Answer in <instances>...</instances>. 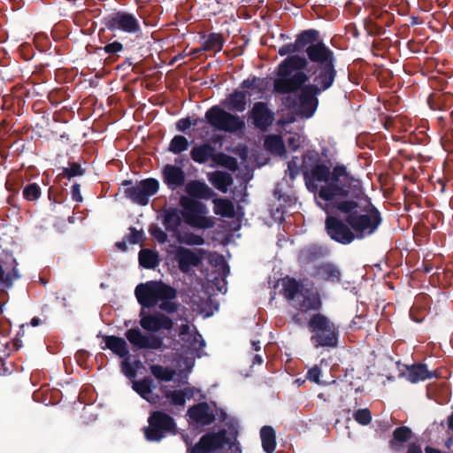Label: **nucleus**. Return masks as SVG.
<instances>
[{
  "label": "nucleus",
  "instance_id": "c9c22d12",
  "mask_svg": "<svg viewBox=\"0 0 453 453\" xmlns=\"http://www.w3.org/2000/svg\"><path fill=\"white\" fill-rule=\"evenodd\" d=\"M225 39L220 33H211L202 43V50L204 51H213L218 53L222 50Z\"/></svg>",
  "mask_w": 453,
  "mask_h": 453
},
{
  "label": "nucleus",
  "instance_id": "69168bd1",
  "mask_svg": "<svg viewBox=\"0 0 453 453\" xmlns=\"http://www.w3.org/2000/svg\"><path fill=\"white\" fill-rule=\"evenodd\" d=\"M71 195L72 199L74 202L81 203L83 200V197L81 194V185L79 183H74L71 188Z\"/></svg>",
  "mask_w": 453,
  "mask_h": 453
},
{
  "label": "nucleus",
  "instance_id": "0e129e2a",
  "mask_svg": "<svg viewBox=\"0 0 453 453\" xmlns=\"http://www.w3.org/2000/svg\"><path fill=\"white\" fill-rule=\"evenodd\" d=\"M191 127L190 117L182 118L179 119L176 123V128L178 131L182 133H187L188 130Z\"/></svg>",
  "mask_w": 453,
  "mask_h": 453
},
{
  "label": "nucleus",
  "instance_id": "6e6552de",
  "mask_svg": "<svg viewBox=\"0 0 453 453\" xmlns=\"http://www.w3.org/2000/svg\"><path fill=\"white\" fill-rule=\"evenodd\" d=\"M381 222L380 211L368 197H365L361 205V210H358L349 226L357 233L370 235L377 231Z\"/></svg>",
  "mask_w": 453,
  "mask_h": 453
},
{
  "label": "nucleus",
  "instance_id": "9d476101",
  "mask_svg": "<svg viewBox=\"0 0 453 453\" xmlns=\"http://www.w3.org/2000/svg\"><path fill=\"white\" fill-rule=\"evenodd\" d=\"M148 424L144 428V436L149 441H160L168 434H176L177 425L174 418L162 411H151Z\"/></svg>",
  "mask_w": 453,
  "mask_h": 453
},
{
  "label": "nucleus",
  "instance_id": "37998d69",
  "mask_svg": "<svg viewBox=\"0 0 453 453\" xmlns=\"http://www.w3.org/2000/svg\"><path fill=\"white\" fill-rule=\"evenodd\" d=\"M451 96L446 94L434 93L429 96L427 103L432 110L443 111L448 107Z\"/></svg>",
  "mask_w": 453,
  "mask_h": 453
},
{
  "label": "nucleus",
  "instance_id": "2f4dec72",
  "mask_svg": "<svg viewBox=\"0 0 453 453\" xmlns=\"http://www.w3.org/2000/svg\"><path fill=\"white\" fill-rule=\"evenodd\" d=\"M215 156V149L210 143L196 145L190 150V157L198 164H204L209 159L213 160Z\"/></svg>",
  "mask_w": 453,
  "mask_h": 453
},
{
  "label": "nucleus",
  "instance_id": "e433bc0d",
  "mask_svg": "<svg viewBox=\"0 0 453 453\" xmlns=\"http://www.w3.org/2000/svg\"><path fill=\"white\" fill-rule=\"evenodd\" d=\"M139 264L146 269H155L159 265L158 254L150 249H142L138 254Z\"/></svg>",
  "mask_w": 453,
  "mask_h": 453
},
{
  "label": "nucleus",
  "instance_id": "a19ab883",
  "mask_svg": "<svg viewBox=\"0 0 453 453\" xmlns=\"http://www.w3.org/2000/svg\"><path fill=\"white\" fill-rule=\"evenodd\" d=\"M210 180L215 188L222 192H226L227 188L233 184L231 174L226 172H216Z\"/></svg>",
  "mask_w": 453,
  "mask_h": 453
},
{
  "label": "nucleus",
  "instance_id": "5fc2aeb1",
  "mask_svg": "<svg viewBox=\"0 0 453 453\" xmlns=\"http://www.w3.org/2000/svg\"><path fill=\"white\" fill-rule=\"evenodd\" d=\"M130 234L126 236L127 241L131 244H137L142 239L144 235L143 230H137L135 227L131 226L129 228Z\"/></svg>",
  "mask_w": 453,
  "mask_h": 453
},
{
  "label": "nucleus",
  "instance_id": "412c9836",
  "mask_svg": "<svg viewBox=\"0 0 453 453\" xmlns=\"http://www.w3.org/2000/svg\"><path fill=\"white\" fill-rule=\"evenodd\" d=\"M174 260L181 273H189L193 267H197L202 263V257L188 248L180 246L175 250Z\"/></svg>",
  "mask_w": 453,
  "mask_h": 453
},
{
  "label": "nucleus",
  "instance_id": "f3484780",
  "mask_svg": "<svg viewBox=\"0 0 453 453\" xmlns=\"http://www.w3.org/2000/svg\"><path fill=\"white\" fill-rule=\"evenodd\" d=\"M311 276L314 280L331 284H339L342 280L341 268L336 264L330 261L315 265Z\"/></svg>",
  "mask_w": 453,
  "mask_h": 453
},
{
  "label": "nucleus",
  "instance_id": "680f3d73",
  "mask_svg": "<svg viewBox=\"0 0 453 453\" xmlns=\"http://www.w3.org/2000/svg\"><path fill=\"white\" fill-rule=\"evenodd\" d=\"M28 324H22L19 326V330L18 331L15 338L13 339V346L16 350H19L22 347L21 338L25 335V329L28 328Z\"/></svg>",
  "mask_w": 453,
  "mask_h": 453
},
{
  "label": "nucleus",
  "instance_id": "f03ea898",
  "mask_svg": "<svg viewBox=\"0 0 453 453\" xmlns=\"http://www.w3.org/2000/svg\"><path fill=\"white\" fill-rule=\"evenodd\" d=\"M336 58L329 47L322 45L310 50L306 58V66L303 72H296L293 81L303 85L311 81L309 85L326 91L331 88L337 77L335 68Z\"/></svg>",
  "mask_w": 453,
  "mask_h": 453
},
{
  "label": "nucleus",
  "instance_id": "a18cd8bd",
  "mask_svg": "<svg viewBox=\"0 0 453 453\" xmlns=\"http://www.w3.org/2000/svg\"><path fill=\"white\" fill-rule=\"evenodd\" d=\"M189 147L188 140L183 135H175L170 142L168 150L175 155L186 151Z\"/></svg>",
  "mask_w": 453,
  "mask_h": 453
},
{
  "label": "nucleus",
  "instance_id": "6e6d98bb",
  "mask_svg": "<svg viewBox=\"0 0 453 453\" xmlns=\"http://www.w3.org/2000/svg\"><path fill=\"white\" fill-rule=\"evenodd\" d=\"M173 299H160L159 301H161V303L159 304V309L170 314L176 312L178 311L179 304L173 302Z\"/></svg>",
  "mask_w": 453,
  "mask_h": 453
},
{
  "label": "nucleus",
  "instance_id": "0eeeda50",
  "mask_svg": "<svg viewBox=\"0 0 453 453\" xmlns=\"http://www.w3.org/2000/svg\"><path fill=\"white\" fill-rule=\"evenodd\" d=\"M134 295L142 309L145 310L156 306L160 299H175L177 290L161 280H149L138 284Z\"/></svg>",
  "mask_w": 453,
  "mask_h": 453
},
{
  "label": "nucleus",
  "instance_id": "aec40b11",
  "mask_svg": "<svg viewBox=\"0 0 453 453\" xmlns=\"http://www.w3.org/2000/svg\"><path fill=\"white\" fill-rule=\"evenodd\" d=\"M329 254L330 249L326 245L313 242L299 250L297 259L301 265H307L327 257Z\"/></svg>",
  "mask_w": 453,
  "mask_h": 453
},
{
  "label": "nucleus",
  "instance_id": "13d9d810",
  "mask_svg": "<svg viewBox=\"0 0 453 453\" xmlns=\"http://www.w3.org/2000/svg\"><path fill=\"white\" fill-rule=\"evenodd\" d=\"M166 398L171 401V403L174 406H184L186 401L183 398L182 391L173 390L172 394L166 395Z\"/></svg>",
  "mask_w": 453,
  "mask_h": 453
},
{
  "label": "nucleus",
  "instance_id": "774afa93",
  "mask_svg": "<svg viewBox=\"0 0 453 453\" xmlns=\"http://www.w3.org/2000/svg\"><path fill=\"white\" fill-rule=\"evenodd\" d=\"M406 453H423L421 445L417 442L409 443Z\"/></svg>",
  "mask_w": 453,
  "mask_h": 453
},
{
  "label": "nucleus",
  "instance_id": "4c0bfd02",
  "mask_svg": "<svg viewBox=\"0 0 453 453\" xmlns=\"http://www.w3.org/2000/svg\"><path fill=\"white\" fill-rule=\"evenodd\" d=\"M240 88L246 91L251 90L258 94H263L267 88V82L265 78L253 76L243 80L240 84Z\"/></svg>",
  "mask_w": 453,
  "mask_h": 453
},
{
  "label": "nucleus",
  "instance_id": "2eb2a0df",
  "mask_svg": "<svg viewBox=\"0 0 453 453\" xmlns=\"http://www.w3.org/2000/svg\"><path fill=\"white\" fill-rule=\"evenodd\" d=\"M125 336L131 345L138 349H161L165 348L162 337L154 334H144L136 327L127 330Z\"/></svg>",
  "mask_w": 453,
  "mask_h": 453
},
{
  "label": "nucleus",
  "instance_id": "423d86ee",
  "mask_svg": "<svg viewBox=\"0 0 453 453\" xmlns=\"http://www.w3.org/2000/svg\"><path fill=\"white\" fill-rule=\"evenodd\" d=\"M306 58L294 54L286 58L277 67V77L273 81V91L285 95L298 91L303 85L293 81L296 72H303Z\"/></svg>",
  "mask_w": 453,
  "mask_h": 453
},
{
  "label": "nucleus",
  "instance_id": "4468645a",
  "mask_svg": "<svg viewBox=\"0 0 453 453\" xmlns=\"http://www.w3.org/2000/svg\"><path fill=\"white\" fill-rule=\"evenodd\" d=\"M299 114L301 117L310 119L315 113L319 106L318 96L323 93L319 88L304 83L298 89Z\"/></svg>",
  "mask_w": 453,
  "mask_h": 453
},
{
  "label": "nucleus",
  "instance_id": "bf43d9fd",
  "mask_svg": "<svg viewBox=\"0 0 453 453\" xmlns=\"http://www.w3.org/2000/svg\"><path fill=\"white\" fill-rule=\"evenodd\" d=\"M10 132V128H8V124L5 120H3L0 123V146L4 148H9L11 145L7 142V134Z\"/></svg>",
  "mask_w": 453,
  "mask_h": 453
},
{
  "label": "nucleus",
  "instance_id": "ddd939ff",
  "mask_svg": "<svg viewBox=\"0 0 453 453\" xmlns=\"http://www.w3.org/2000/svg\"><path fill=\"white\" fill-rule=\"evenodd\" d=\"M325 229L327 235L334 242L347 245L356 239L354 230L342 219L330 215L326 218Z\"/></svg>",
  "mask_w": 453,
  "mask_h": 453
},
{
  "label": "nucleus",
  "instance_id": "cd10ccee",
  "mask_svg": "<svg viewBox=\"0 0 453 453\" xmlns=\"http://www.w3.org/2000/svg\"><path fill=\"white\" fill-rule=\"evenodd\" d=\"M413 436L412 430L405 426L396 427L392 434V438L388 444L392 450L399 451L403 448V444L408 442Z\"/></svg>",
  "mask_w": 453,
  "mask_h": 453
},
{
  "label": "nucleus",
  "instance_id": "72a5a7b5",
  "mask_svg": "<svg viewBox=\"0 0 453 453\" xmlns=\"http://www.w3.org/2000/svg\"><path fill=\"white\" fill-rule=\"evenodd\" d=\"M262 447L265 453H273L276 448V435L274 429L265 426L260 430Z\"/></svg>",
  "mask_w": 453,
  "mask_h": 453
},
{
  "label": "nucleus",
  "instance_id": "c03bdc74",
  "mask_svg": "<svg viewBox=\"0 0 453 453\" xmlns=\"http://www.w3.org/2000/svg\"><path fill=\"white\" fill-rule=\"evenodd\" d=\"M213 161L219 165L233 172L236 171L238 168L237 159L223 152L215 154L213 157Z\"/></svg>",
  "mask_w": 453,
  "mask_h": 453
},
{
  "label": "nucleus",
  "instance_id": "f257e3e1",
  "mask_svg": "<svg viewBox=\"0 0 453 453\" xmlns=\"http://www.w3.org/2000/svg\"><path fill=\"white\" fill-rule=\"evenodd\" d=\"M319 199L325 201L349 226L365 201L362 183L350 174L345 165H336L333 168L332 182L322 185Z\"/></svg>",
  "mask_w": 453,
  "mask_h": 453
},
{
  "label": "nucleus",
  "instance_id": "f8f14e48",
  "mask_svg": "<svg viewBox=\"0 0 453 453\" xmlns=\"http://www.w3.org/2000/svg\"><path fill=\"white\" fill-rule=\"evenodd\" d=\"M180 206L188 212L185 215L186 222L199 228H211L214 222L211 218L202 216L206 213V206L202 202L182 196L180 199Z\"/></svg>",
  "mask_w": 453,
  "mask_h": 453
},
{
  "label": "nucleus",
  "instance_id": "de8ad7c7",
  "mask_svg": "<svg viewBox=\"0 0 453 453\" xmlns=\"http://www.w3.org/2000/svg\"><path fill=\"white\" fill-rule=\"evenodd\" d=\"M86 170L77 162H70L68 167L63 168L59 176L63 178L72 179L76 176H82Z\"/></svg>",
  "mask_w": 453,
  "mask_h": 453
},
{
  "label": "nucleus",
  "instance_id": "3c124183",
  "mask_svg": "<svg viewBox=\"0 0 453 453\" xmlns=\"http://www.w3.org/2000/svg\"><path fill=\"white\" fill-rule=\"evenodd\" d=\"M150 234L159 243L163 244L168 242L167 234L163 231L157 224H150L149 226Z\"/></svg>",
  "mask_w": 453,
  "mask_h": 453
},
{
  "label": "nucleus",
  "instance_id": "f704fd0d",
  "mask_svg": "<svg viewBox=\"0 0 453 453\" xmlns=\"http://www.w3.org/2000/svg\"><path fill=\"white\" fill-rule=\"evenodd\" d=\"M155 388L156 385L150 376H146L140 380L132 381V388L144 400H149L148 396Z\"/></svg>",
  "mask_w": 453,
  "mask_h": 453
},
{
  "label": "nucleus",
  "instance_id": "b1692460",
  "mask_svg": "<svg viewBox=\"0 0 453 453\" xmlns=\"http://www.w3.org/2000/svg\"><path fill=\"white\" fill-rule=\"evenodd\" d=\"M187 414L190 420L202 426H210L216 419V414L206 402L198 403L189 407Z\"/></svg>",
  "mask_w": 453,
  "mask_h": 453
},
{
  "label": "nucleus",
  "instance_id": "49530a36",
  "mask_svg": "<svg viewBox=\"0 0 453 453\" xmlns=\"http://www.w3.org/2000/svg\"><path fill=\"white\" fill-rule=\"evenodd\" d=\"M22 194L27 201L35 203L42 196V189L37 183H29L24 187Z\"/></svg>",
  "mask_w": 453,
  "mask_h": 453
},
{
  "label": "nucleus",
  "instance_id": "1a4fd4ad",
  "mask_svg": "<svg viewBox=\"0 0 453 453\" xmlns=\"http://www.w3.org/2000/svg\"><path fill=\"white\" fill-rule=\"evenodd\" d=\"M121 185L125 187L126 198L141 206H146L150 197L158 192L160 187L159 181L155 178H146L136 181L135 184L132 180H124Z\"/></svg>",
  "mask_w": 453,
  "mask_h": 453
},
{
  "label": "nucleus",
  "instance_id": "20e7f679",
  "mask_svg": "<svg viewBox=\"0 0 453 453\" xmlns=\"http://www.w3.org/2000/svg\"><path fill=\"white\" fill-rule=\"evenodd\" d=\"M238 434L234 424L228 425L227 429L207 432L194 446L188 448L187 453H242Z\"/></svg>",
  "mask_w": 453,
  "mask_h": 453
},
{
  "label": "nucleus",
  "instance_id": "6ab92c4d",
  "mask_svg": "<svg viewBox=\"0 0 453 453\" xmlns=\"http://www.w3.org/2000/svg\"><path fill=\"white\" fill-rule=\"evenodd\" d=\"M249 114L255 127L261 131H267L274 121V113L265 102L255 103Z\"/></svg>",
  "mask_w": 453,
  "mask_h": 453
},
{
  "label": "nucleus",
  "instance_id": "864d4df0",
  "mask_svg": "<svg viewBox=\"0 0 453 453\" xmlns=\"http://www.w3.org/2000/svg\"><path fill=\"white\" fill-rule=\"evenodd\" d=\"M102 50L110 56H114L115 54L122 51L124 50L123 44L119 41H114L112 42H109L105 44L102 48Z\"/></svg>",
  "mask_w": 453,
  "mask_h": 453
},
{
  "label": "nucleus",
  "instance_id": "dca6fc26",
  "mask_svg": "<svg viewBox=\"0 0 453 453\" xmlns=\"http://www.w3.org/2000/svg\"><path fill=\"white\" fill-rule=\"evenodd\" d=\"M333 171L331 172L329 167L322 163H318L311 166L310 173H304L303 177L305 185L310 192L315 194L319 199V186L316 181L325 182L326 185L332 182Z\"/></svg>",
  "mask_w": 453,
  "mask_h": 453
},
{
  "label": "nucleus",
  "instance_id": "a211bd4d",
  "mask_svg": "<svg viewBox=\"0 0 453 453\" xmlns=\"http://www.w3.org/2000/svg\"><path fill=\"white\" fill-rule=\"evenodd\" d=\"M140 325L148 332H158L161 329L170 330L173 326V320L161 312L147 314L145 310L141 309Z\"/></svg>",
  "mask_w": 453,
  "mask_h": 453
},
{
  "label": "nucleus",
  "instance_id": "a878e982",
  "mask_svg": "<svg viewBox=\"0 0 453 453\" xmlns=\"http://www.w3.org/2000/svg\"><path fill=\"white\" fill-rule=\"evenodd\" d=\"M406 372H401L400 375L405 377L411 383H418L433 377V373L428 371L426 364H413L404 365Z\"/></svg>",
  "mask_w": 453,
  "mask_h": 453
},
{
  "label": "nucleus",
  "instance_id": "09e8293b",
  "mask_svg": "<svg viewBox=\"0 0 453 453\" xmlns=\"http://www.w3.org/2000/svg\"><path fill=\"white\" fill-rule=\"evenodd\" d=\"M179 242L189 246L203 245L204 243V239L203 236L194 233H184L179 237Z\"/></svg>",
  "mask_w": 453,
  "mask_h": 453
},
{
  "label": "nucleus",
  "instance_id": "bb28decb",
  "mask_svg": "<svg viewBox=\"0 0 453 453\" xmlns=\"http://www.w3.org/2000/svg\"><path fill=\"white\" fill-rule=\"evenodd\" d=\"M322 307V301L318 292H309L302 294V299L297 301L296 309L301 312L314 311L319 312Z\"/></svg>",
  "mask_w": 453,
  "mask_h": 453
},
{
  "label": "nucleus",
  "instance_id": "9b49d317",
  "mask_svg": "<svg viewBox=\"0 0 453 453\" xmlns=\"http://www.w3.org/2000/svg\"><path fill=\"white\" fill-rule=\"evenodd\" d=\"M102 23L111 32L119 31L127 35L139 36L142 27L138 18L126 11H117L103 18Z\"/></svg>",
  "mask_w": 453,
  "mask_h": 453
},
{
  "label": "nucleus",
  "instance_id": "052dcab7",
  "mask_svg": "<svg viewBox=\"0 0 453 453\" xmlns=\"http://www.w3.org/2000/svg\"><path fill=\"white\" fill-rule=\"evenodd\" d=\"M320 375H321V370L318 365H314L311 367L308 372L306 378L310 381L315 382L317 384H320Z\"/></svg>",
  "mask_w": 453,
  "mask_h": 453
},
{
  "label": "nucleus",
  "instance_id": "603ef678",
  "mask_svg": "<svg viewBox=\"0 0 453 453\" xmlns=\"http://www.w3.org/2000/svg\"><path fill=\"white\" fill-rule=\"evenodd\" d=\"M125 359L121 362V372L129 380H134L137 376V372L133 365L129 362V356L124 357Z\"/></svg>",
  "mask_w": 453,
  "mask_h": 453
},
{
  "label": "nucleus",
  "instance_id": "4be33fe9",
  "mask_svg": "<svg viewBox=\"0 0 453 453\" xmlns=\"http://www.w3.org/2000/svg\"><path fill=\"white\" fill-rule=\"evenodd\" d=\"M17 262L14 258L0 259V291L6 292L15 280L19 278Z\"/></svg>",
  "mask_w": 453,
  "mask_h": 453
},
{
  "label": "nucleus",
  "instance_id": "7c9ffc66",
  "mask_svg": "<svg viewBox=\"0 0 453 453\" xmlns=\"http://www.w3.org/2000/svg\"><path fill=\"white\" fill-rule=\"evenodd\" d=\"M105 347L119 357H127L129 349L127 342L119 336L106 335L104 337Z\"/></svg>",
  "mask_w": 453,
  "mask_h": 453
},
{
  "label": "nucleus",
  "instance_id": "39448f33",
  "mask_svg": "<svg viewBox=\"0 0 453 453\" xmlns=\"http://www.w3.org/2000/svg\"><path fill=\"white\" fill-rule=\"evenodd\" d=\"M311 342L315 348H336L339 344V326L320 312L313 313L307 322Z\"/></svg>",
  "mask_w": 453,
  "mask_h": 453
},
{
  "label": "nucleus",
  "instance_id": "5701e85b",
  "mask_svg": "<svg viewBox=\"0 0 453 453\" xmlns=\"http://www.w3.org/2000/svg\"><path fill=\"white\" fill-rule=\"evenodd\" d=\"M296 46L299 52L304 50L306 57L308 58V52L311 49L319 47L320 45L328 47L321 39L319 31L316 29H306L302 31L296 35Z\"/></svg>",
  "mask_w": 453,
  "mask_h": 453
},
{
  "label": "nucleus",
  "instance_id": "4d7b16f0",
  "mask_svg": "<svg viewBox=\"0 0 453 453\" xmlns=\"http://www.w3.org/2000/svg\"><path fill=\"white\" fill-rule=\"evenodd\" d=\"M182 340L188 342L190 348L198 349L204 346V342L202 339V335L200 334H196L193 335H189L187 339L182 337Z\"/></svg>",
  "mask_w": 453,
  "mask_h": 453
},
{
  "label": "nucleus",
  "instance_id": "338daca9",
  "mask_svg": "<svg viewBox=\"0 0 453 453\" xmlns=\"http://www.w3.org/2000/svg\"><path fill=\"white\" fill-rule=\"evenodd\" d=\"M288 171L289 172V177L294 180L299 173V168L296 165L295 160L288 162Z\"/></svg>",
  "mask_w": 453,
  "mask_h": 453
},
{
  "label": "nucleus",
  "instance_id": "ea45409f",
  "mask_svg": "<svg viewBox=\"0 0 453 453\" xmlns=\"http://www.w3.org/2000/svg\"><path fill=\"white\" fill-rule=\"evenodd\" d=\"M265 148L274 155H282L286 151V147L282 138L280 135H268L265 139Z\"/></svg>",
  "mask_w": 453,
  "mask_h": 453
},
{
  "label": "nucleus",
  "instance_id": "c85d7f7f",
  "mask_svg": "<svg viewBox=\"0 0 453 453\" xmlns=\"http://www.w3.org/2000/svg\"><path fill=\"white\" fill-rule=\"evenodd\" d=\"M186 192L190 197L199 199H210L214 194L208 185L200 180L188 181L186 185Z\"/></svg>",
  "mask_w": 453,
  "mask_h": 453
},
{
  "label": "nucleus",
  "instance_id": "e2e57ef3",
  "mask_svg": "<svg viewBox=\"0 0 453 453\" xmlns=\"http://www.w3.org/2000/svg\"><path fill=\"white\" fill-rule=\"evenodd\" d=\"M296 52H299V51L296 46V42L284 44L278 50V53L280 56H286V55L294 54Z\"/></svg>",
  "mask_w": 453,
  "mask_h": 453
},
{
  "label": "nucleus",
  "instance_id": "393cba45",
  "mask_svg": "<svg viewBox=\"0 0 453 453\" xmlns=\"http://www.w3.org/2000/svg\"><path fill=\"white\" fill-rule=\"evenodd\" d=\"M162 178L164 183L172 191L182 187L186 181L185 172L180 166L170 164L163 168Z\"/></svg>",
  "mask_w": 453,
  "mask_h": 453
},
{
  "label": "nucleus",
  "instance_id": "8fccbe9b",
  "mask_svg": "<svg viewBox=\"0 0 453 453\" xmlns=\"http://www.w3.org/2000/svg\"><path fill=\"white\" fill-rule=\"evenodd\" d=\"M354 419L362 426H366L372 421V413L369 409H359L353 414Z\"/></svg>",
  "mask_w": 453,
  "mask_h": 453
},
{
  "label": "nucleus",
  "instance_id": "58836bf2",
  "mask_svg": "<svg viewBox=\"0 0 453 453\" xmlns=\"http://www.w3.org/2000/svg\"><path fill=\"white\" fill-rule=\"evenodd\" d=\"M214 213L225 218L234 216V206L231 200L224 198L214 199Z\"/></svg>",
  "mask_w": 453,
  "mask_h": 453
},
{
  "label": "nucleus",
  "instance_id": "473e14b6",
  "mask_svg": "<svg viewBox=\"0 0 453 453\" xmlns=\"http://www.w3.org/2000/svg\"><path fill=\"white\" fill-rule=\"evenodd\" d=\"M303 285L295 278L288 277L282 283V294L287 301H295L298 295L303 294Z\"/></svg>",
  "mask_w": 453,
  "mask_h": 453
},
{
  "label": "nucleus",
  "instance_id": "7ed1b4c3",
  "mask_svg": "<svg viewBox=\"0 0 453 453\" xmlns=\"http://www.w3.org/2000/svg\"><path fill=\"white\" fill-rule=\"evenodd\" d=\"M251 95V92L243 89H234L221 101L227 111L219 105L211 106L205 112L206 122L213 129L226 133L234 134L243 130L246 127L244 119L233 112H243Z\"/></svg>",
  "mask_w": 453,
  "mask_h": 453
},
{
  "label": "nucleus",
  "instance_id": "79ce46f5",
  "mask_svg": "<svg viewBox=\"0 0 453 453\" xmlns=\"http://www.w3.org/2000/svg\"><path fill=\"white\" fill-rule=\"evenodd\" d=\"M150 370L156 379L162 381H171L175 375V370L160 365H150Z\"/></svg>",
  "mask_w": 453,
  "mask_h": 453
},
{
  "label": "nucleus",
  "instance_id": "c756f323",
  "mask_svg": "<svg viewBox=\"0 0 453 453\" xmlns=\"http://www.w3.org/2000/svg\"><path fill=\"white\" fill-rule=\"evenodd\" d=\"M181 211L174 207L164 210L163 225L169 232L176 233L181 225Z\"/></svg>",
  "mask_w": 453,
  "mask_h": 453
}]
</instances>
